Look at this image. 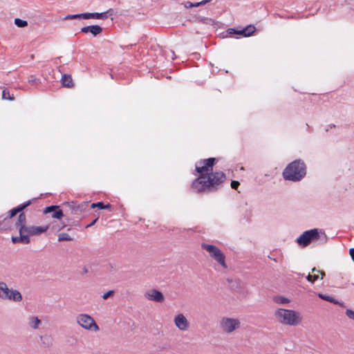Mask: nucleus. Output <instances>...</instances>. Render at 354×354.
Masks as SVG:
<instances>
[{
    "instance_id": "1",
    "label": "nucleus",
    "mask_w": 354,
    "mask_h": 354,
    "mask_svg": "<svg viewBox=\"0 0 354 354\" xmlns=\"http://www.w3.org/2000/svg\"><path fill=\"white\" fill-rule=\"evenodd\" d=\"M216 158H209L201 160L196 164V171L201 176L195 179L192 184V189L196 192H213L219 189L226 179L223 171L212 172V167Z\"/></svg>"
},
{
    "instance_id": "2",
    "label": "nucleus",
    "mask_w": 354,
    "mask_h": 354,
    "mask_svg": "<svg viewBox=\"0 0 354 354\" xmlns=\"http://www.w3.org/2000/svg\"><path fill=\"white\" fill-rule=\"evenodd\" d=\"M306 174V166L301 160H295L288 164L284 169L282 175L286 180L299 182Z\"/></svg>"
},
{
    "instance_id": "3",
    "label": "nucleus",
    "mask_w": 354,
    "mask_h": 354,
    "mask_svg": "<svg viewBox=\"0 0 354 354\" xmlns=\"http://www.w3.org/2000/svg\"><path fill=\"white\" fill-rule=\"evenodd\" d=\"M274 316L276 320L283 325L295 326L300 324L302 321L301 313L290 309L277 308L274 313Z\"/></svg>"
},
{
    "instance_id": "4",
    "label": "nucleus",
    "mask_w": 354,
    "mask_h": 354,
    "mask_svg": "<svg viewBox=\"0 0 354 354\" xmlns=\"http://www.w3.org/2000/svg\"><path fill=\"white\" fill-rule=\"evenodd\" d=\"M15 226L19 230V232L24 233L28 237H29V236L41 234L45 232L49 227L48 225H26V216L24 212L19 214L17 221L15 223Z\"/></svg>"
},
{
    "instance_id": "5",
    "label": "nucleus",
    "mask_w": 354,
    "mask_h": 354,
    "mask_svg": "<svg viewBox=\"0 0 354 354\" xmlns=\"http://www.w3.org/2000/svg\"><path fill=\"white\" fill-rule=\"evenodd\" d=\"M219 326L224 333L230 334L241 328V321L237 318L223 317L220 319Z\"/></svg>"
},
{
    "instance_id": "6",
    "label": "nucleus",
    "mask_w": 354,
    "mask_h": 354,
    "mask_svg": "<svg viewBox=\"0 0 354 354\" xmlns=\"http://www.w3.org/2000/svg\"><path fill=\"white\" fill-rule=\"evenodd\" d=\"M0 298L13 301H21V294L17 290L9 289L5 282L0 281Z\"/></svg>"
},
{
    "instance_id": "7",
    "label": "nucleus",
    "mask_w": 354,
    "mask_h": 354,
    "mask_svg": "<svg viewBox=\"0 0 354 354\" xmlns=\"http://www.w3.org/2000/svg\"><path fill=\"white\" fill-rule=\"evenodd\" d=\"M76 322L80 326L85 330L97 332L100 330L93 318L87 314H80L76 317Z\"/></svg>"
},
{
    "instance_id": "8",
    "label": "nucleus",
    "mask_w": 354,
    "mask_h": 354,
    "mask_svg": "<svg viewBox=\"0 0 354 354\" xmlns=\"http://www.w3.org/2000/svg\"><path fill=\"white\" fill-rule=\"evenodd\" d=\"M201 248L208 252L210 256L215 259L222 267L227 268L225 264V257L220 249L217 247L207 243H202Z\"/></svg>"
},
{
    "instance_id": "9",
    "label": "nucleus",
    "mask_w": 354,
    "mask_h": 354,
    "mask_svg": "<svg viewBox=\"0 0 354 354\" xmlns=\"http://www.w3.org/2000/svg\"><path fill=\"white\" fill-rule=\"evenodd\" d=\"M319 232L317 229H313L304 232L296 240L299 245L301 247H306L312 241L319 239Z\"/></svg>"
},
{
    "instance_id": "10",
    "label": "nucleus",
    "mask_w": 354,
    "mask_h": 354,
    "mask_svg": "<svg viewBox=\"0 0 354 354\" xmlns=\"http://www.w3.org/2000/svg\"><path fill=\"white\" fill-rule=\"evenodd\" d=\"M174 323L180 331H187L190 328V322L183 313H178L174 316Z\"/></svg>"
},
{
    "instance_id": "11",
    "label": "nucleus",
    "mask_w": 354,
    "mask_h": 354,
    "mask_svg": "<svg viewBox=\"0 0 354 354\" xmlns=\"http://www.w3.org/2000/svg\"><path fill=\"white\" fill-rule=\"evenodd\" d=\"M145 298L147 300L162 303L165 301L164 295L157 289L151 288L145 292Z\"/></svg>"
},
{
    "instance_id": "12",
    "label": "nucleus",
    "mask_w": 354,
    "mask_h": 354,
    "mask_svg": "<svg viewBox=\"0 0 354 354\" xmlns=\"http://www.w3.org/2000/svg\"><path fill=\"white\" fill-rule=\"evenodd\" d=\"M256 30V28L254 26L249 25L246 28L236 30L234 28H229L227 30V33L230 35L232 34H238L241 35L243 37H249L252 35V33Z\"/></svg>"
},
{
    "instance_id": "13",
    "label": "nucleus",
    "mask_w": 354,
    "mask_h": 354,
    "mask_svg": "<svg viewBox=\"0 0 354 354\" xmlns=\"http://www.w3.org/2000/svg\"><path fill=\"white\" fill-rule=\"evenodd\" d=\"M44 214L52 213L51 216L54 218L60 219L63 216V212L59 208V206L57 205H51L47 207L44 210Z\"/></svg>"
},
{
    "instance_id": "14",
    "label": "nucleus",
    "mask_w": 354,
    "mask_h": 354,
    "mask_svg": "<svg viewBox=\"0 0 354 354\" xmlns=\"http://www.w3.org/2000/svg\"><path fill=\"white\" fill-rule=\"evenodd\" d=\"M81 32L84 33H91L94 37L100 35L102 32V28L98 25L88 26L81 28Z\"/></svg>"
},
{
    "instance_id": "15",
    "label": "nucleus",
    "mask_w": 354,
    "mask_h": 354,
    "mask_svg": "<svg viewBox=\"0 0 354 354\" xmlns=\"http://www.w3.org/2000/svg\"><path fill=\"white\" fill-rule=\"evenodd\" d=\"M111 11V10H109L106 12L98 13V12H86L84 13V19H104L108 17V13Z\"/></svg>"
},
{
    "instance_id": "16",
    "label": "nucleus",
    "mask_w": 354,
    "mask_h": 354,
    "mask_svg": "<svg viewBox=\"0 0 354 354\" xmlns=\"http://www.w3.org/2000/svg\"><path fill=\"white\" fill-rule=\"evenodd\" d=\"M41 320L37 316H30L28 318V326L34 330L39 328L41 325Z\"/></svg>"
},
{
    "instance_id": "17",
    "label": "nucleus",
    "mask_w": 354,
    "mask_h": 354,
    "mask_svg": "<svg viewBox=\"0 0 354 354\" xmlns=\"http://www.w3.org/2000/svg\"><path fill=\"white\" fill-rule=\"evenodd\" d=\"M194 19L196 22L202 23L208 26H214L216 24V21L213 19L202 17L199 15H195Z\"/></svg>"
},
{
    "instance_id": "18",
    "label": "nucleus",
    "mask_w": 354,
    "mask_h": 354,
    "mask_svg": "<svg viewBox=\"0 0 354 354\" xmlns=\"http://www.w3.org/2000/svg\"><path fill=\"white\" fill-rule=\"evenodd\" d=\"M12 241L14 243H21L28 244L30 243V238L25 235L24 233L19 232V236H12Z\"/></svg>"
},
{
    "instance_id": "19",
    "label": "nucleus",
    "mask_w": 354,
    "mask_h": 354,
    "mask_svg": "<svg viewBox=\"0 0 354 354\" xmlns=\"http://www.w3.org/2000/svg\"><path fill=\"white\" fill-rule=\"evenodd\" d=\"M42 346L45 348H50L53 345V338L50 335H45L40 336Z\"/></svg>"
},
{
    "instance_id": "20",
    "label": "nucleus",
    "mask_w": 354,
    "mask_h": 354,
    "mask_svg": "<svg viewBox=\"0 0 354 354\" xmlns=\"http://www.w3.org/2000/svg\"><path fill=\"white\" fill-rule=\"evenodd\" d=\"M62 83L64 87L72 88L73 86V82L71 75L66 74L62 75Z\"/></svg>"
},
{
    "instance_id": "21",
    "label": "nucleus",
    "mask_w": 354,
    "mask_h": 354,
    "mask_svg": "<svg viewBox=\"0 0 354 354\" xmlns=\"http://www.w3.org/2000/svg\"><path fill=\"white\" fill-rule=\"evenodd\" d=\"M273 301L278 304H286L290 302V299L283 296H274Z\"/></svg>"
},
{
    "instance_id": "22",
    "label": "nucleus",
    "mask_w": 354,
    "mask_h": 354,
    "mask_svg": "<svg viewBox=\"0 0 354 354\" xmlns=\"http://www.w3.org/2000/svg\"><path fill=\"white\" fill-rule=\"evenodd\" d=\"M91 207H98L99 209H110L111 208V205L110 204L104 205L102 202H97L95 203L91 204Z\"/></svg>"
},
{
    "instance_id": "23",
    "label": "nucleus",
    "mask_w": 354,
    "mask_h": 354,
    "mask_svg": "<svg viewBox=\"0 0 354 354\" xmlns=\"http://www.w3.org/2000/svg\"><path fill=\"white\" fill-rule=\"evenodd\" d=\"M84 19V13L68 15L64 17V19Z\"/></svg>"
},
{
    "instance_id": "24",
    "label": "nucleus",
    "mask_w": 354,
    "mask_h": 354,
    "mask_svg": "<svg viewBox=\"0 0 354 354\" xmlns=\"http://www.w3.org/2000/svg\"><path fill=\"white\" fill-rule=\"evenodd\" d=\"M71 240H72V238L67 233H60L58 235V241H69Z\"/></svg>"
},
{
    "instance_id": "25",
    "label": "nucleus",
    "mask_w": 354,
    "mask_h": 354,
    "mask_svg": "<svg viewBox=\"0 0 354 354\" xmlns=\"http://www.w3.org/2000/svg\"><path fill=\"white\" fill-rule=\"evenodd\" d=\"M318 296L319 298H321L325 301H330L333 304H337V301L334 298H333L330 296H327V295H323L321 293L318 294Z\"/></svg>"
},
{
    "instance_id": "26",
    "label": "nucleus",
    "mask_w": 354,
    "mask_h": 354,
    "mask_svg": "<svg viewBox=\"0 0 354 354\" xmlns=\"http://www.w3.org/2000/svg\"><path fill=\"white\" fill-rule=\"evenodd\" d=\"M15 24L19 28H24L28 25V22L19 18L15 19Z\"/></svg>"
},
{
    "instance_id": "27",
    "label": "nucleus",
    "mask_w": 354,
    "mask_h": 354,
    "mask_svg": "<svg viewBox=\"0 0 354 354\" xmlns=\"http://www.w3.org/2000/svg\"><path fill=\"white\" fill-rule=\"evenodd\" d=\"M31 204V201H28L23 204H21L16 207L18 213L21 212L24 209L28 207Z\"/></svg>"
},
{
    "instance_id": "28",
    "label": "nucleus",
    "mask_w": 354,
    "mask_h": 354,
    "mask_svg": "<svg viewBox=\"0 0 354 354\" xmlns=\"http://www.w3.org/2000/svg\"><path fill=\"white\" fill-rule=\"evenodd\" d=\"M2 97L5 100H13L15 99L13 95H10L9 91L4 89L2 92Z\"/></svg>"
},
{
    "instance_id": "29",
    "label": "nucleus",
    "mask_w": 354,
    "mask_h": 354,
    "mask_svg": "<svg viewBox=\"0 0 354 354\" xmlns=\"http://www.w3.org/2000/svg\"><path fill=\"white\" fill-rule=\"evenodd\" d=\"M319 279V275L317 274H308L307 276H306V279L309 281V282H311V283H314L316 280H317Z\"/></svg>"
},
{
    "instance_id": "30",
    "label": "nucleus",
    "mask_w": 354,
    "mask_h": 354,
    "mask_svg": "<svg viewBox=\"0 0 354 354\" xmlns=\"http://www.w3.org/2000/svg\"><path fill=\"white\" fill-rule=\"evenodd\" d=\"M346 315L351 319L354 320V311L351 309H347L345 312Z\"/></svg>"
},
{
    "instance_id": "31",
    "label": "nucleus",
    "mask_w": 354,
    "mask_h": 354,
    "mask_svg": "<svg viewBox=\"0 0 354 354\" xmlns=\"http://www.w3.org/2000/svg\"><path fill=\"white\" fill-rule=\"evenodd\" d=\"M114 295L113 290H109L108 292H105L102 297L103 299H107L109 297L113 296Z\"/></svg>"
},
{
    "instance_id": "32",
    "label": "nucleus",
    "mask_w": 354,
    "mask_h": 354,
    "mask_svg": "<svg viewBox=\"0 0 354 354\" xmlns=\"http://www.w3.org/2000/svg\"><path fill=\"white\" fill-rule=\"evenodd\" d=\"M211 0H203L202 1H200V2H197V3H193V7H198V6H203L206 3H207L208 2H209Z\"/></svg>"
},
{
    "instance_id": "33",
    "label": "nucleus",
    "mask_w": 354,
    "mask_h": 354,
    "mask_svg": "<svg viewBox=\"0 0 354 354\" xmlns=\"http://www.w3.org/2000/svg\"><path fill=\"white\" fill-rule=\"evenodd\" d=\"M17 214H18V212H17L16 207H15L9 211L8 218H11L14 217Z\"/></svg>"
},
{
    "instance_id": "34",
    "label": "nucleus",
    "mask_w": 354,
    "mask_h": 354,
    "mask_svg": "<svg viewBox=\"0 0 354 354\" xmlns=\"http://www.w3.org/2000/svg\"><path fill=\"white\" fill-rule=\"evenodd\" d=\"M239 185H240V183L239 181L232 180L231 182V187L232 189H236Z\"/></svg>"
},
{
    "instance_id": "35",
    "label": "nucleus",
    "mask_w": 354,
    "mask_h": 354,
    "mask_svg": "<svg viewBox=\"0 0 354 354\" xmlns=\"http://www.w3.org/2000/svg\"><path fill=\"white\" fill-rule=\"evenodd\" d=\"M183 4H184V6H185L186 8H193V3H192V2H190V1H186V2H185Z\"/></svg>"
},
{
    "instance_id": "36",
    "label": "nucleus",
    "mask_w": 354,
    "mask_h": 354,
    "mask_svg": "<svg viewBox=\"0 0 354 354\" xmlns=\"http://www.w3.org/2000/svg\"><path fill=\"white\" fill-rule=\"evenodd\" d=\"M349 254H350L353 261H354V248H351L350 249Z\"/></svg>"
},
{
    "instance_id": "37",
    "label": "nucleus",
    "mask_w": 354,
    "mask_h": 354,
    "mask_svg": "<svg viewBox=\"0 0 354 354\" xmlns=\"http://www.w3.org/2000/svg\"><path fill=\"white\" fill-rule=\"evenodd\" d=\"M64 225H63L62 227H56L55 225H52V228L54 229L55 230H60Z\"/></svg>"
},
{
    "instance_id": "38",
    "label": "nucleus",
    "mask_w": 354,
    "mask_h": 354,
    "mask_svg": "<svg viewBox=\"0 0 354 354\" xmlns=\"http://www.w3.org/2000/svg\"><path fill=\"white\" fill-rule=\"evenodd\" d=\"M319 271H320V270H317L316 268H313L312 269V271H311V272H312V273L316 274V272L319 273Z\"/></svg>"
},
{
    "instance_id": "39",
    "label": "nucleus",
    "mask_w": 354,
    "mask_h": 354,
    "mask_svg": "<svg viewBox=\"0 0 354 354\" xmlns=\"http://www.w3.org/2000/svg\"><path fill=\"white\" fill-rule=\"evenodd\" d=\"M321 275V279H322L325 276V272L323 270H320L319 272Z\"/></svg>"
},
{
    "instance_id": "40",
    "label": "nucleus",
    "mask_w": 354,
    "mask_h": 354,
    "mask_svg": "<svg viewBox=\"0 0 354 354\" xmlns=\"http://www.w3.org/2000/svg\"><path fill=\"white\" fill-rule=\"evenodd\" d=\"M96 221H97V219H95L93 221H92V223L90 224L88 226H91V225H93L96 222Z\"/></svg>"
},
{
    "instance_id": "41",
    "label": "nucleus",
    "mask_w": 354,
    "mask_h": 354,
    "mask_svg": "<svg viewBox=\"0 0 354 354\" xmlns=\"http://www.w3.org/2000/svg\"><path fill=\"white\" fill-rule=\"evenodd\" d=\"M84 205H79V206H77V208H80V207H82H82H83V206H84Z\"/></svg>"
}]
</instances>
